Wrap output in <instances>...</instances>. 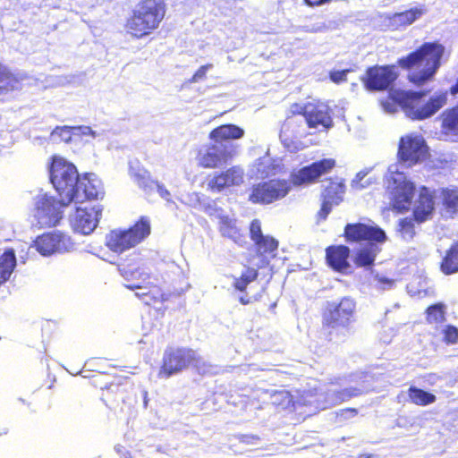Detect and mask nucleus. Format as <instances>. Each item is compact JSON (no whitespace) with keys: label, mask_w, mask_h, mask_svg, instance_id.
<instances>
[{"label":"nucleus","mask_w":458,"mask_h":458,"mask_svg":"<svg viewBox=\"0 0 458 458\" xmlns=\"http://www.w3.org/2000/svg\"><path fill=\"white\" fill-rule=\"evenodd\" d=\"M445 47L438 41L425 42L407 55L400 57L396 64L372 65L366 69L360 81L371 92H382L393 87L399 77L396 67L409 72L407 79L420 87L433 80L441 66Z\"/></svg>","instance_id":"1"},{"label":"nucleus","mask_w":458,"mask_h":458,"mask_svg":"<svg viewBox=\"0 0 458 458\" xmlns=\"http://www.w3.org/2000/svg\"><path fill=\"white\" fill-rule=\"evenodd\" d=\"M50 181L58 192L60 200L46 194L37 198L35 209L38 222L46 227L55 226L63 217L62 208L67 206L80 175L76 166L64 157L53 156L50 165Z\"/></svg>","instance_id":"2"},{"label":"nucleus","mask_w":458,"mask_h":458,"mask_svg":"<svg viewBox=\"0 0 458 458\" xmlns=\"http://www.w3.org/2000/svg\"><path fill=\"white\" fill-rule=\"evenodd\" d=\"M166 13V0H139L124 21V30L134 39L147 38L159 30Z\"/></svg>","instance_id":"3"},{"label":"nucleus","mask_w":458,"mask_h":458,"mask_svg":"<svg viewBox=\"0 0 458 458\" xmlns=\"http://www.w3.org/2000/svg\"><path fill=\"white\" fill-rule=\"evenodd\" d=\"M344 237L347 242H367L358 249L354 254L353 262L358 267H371L375 264L377 254L381 251L379 243L386 241L383 229L377 225L363 223L347 224L344 229Z\"/></svg>","instance_id":"4"},{"label":"nucleus","mask_w":458,"mask_h":458,"mask_svg":"<svg viewBox=\"0 0 458 458\" xmlns=\"http://www.w3.org/2000/svg\"><path fill=\"white\" fill-rule=\"evenodd\" d=\"M428 91L396 89L389 94L391 100L398 105L405 115L412 121H423L437 114L447 103V91H439L427 101Z\"/></svg>","instance_id":"5"},{"label":"nucleus","mask_w":458,"mask_h":458,"mask_svg":"<svg viewBox=\"0 0 458 458\" xmlns=\"http://www.w3.org/2000/svg\"><path fill=\"white\" fill-rule=\"evenodd\" d=\"M356 310L351 297H343L337 304H329L322 314V327L328 336H345Z\"/></svg>","instance_id":"6"},{"label":"nucleus","mask_w":458,"mask_h":458,"mask_svg":"<svg viewBox=\"0 0 458 458\" xmlns=\"http://www.w3.org/2000/svg\"><path fill=\"white\" fill-rule=\"evenodd\" d=\"M296 115H302L309 128L329 129L333 126L330 108L325 103L319 101L307 102L303 105L294 103L290 107V114L284 122L282 131H288L295 123Z\"/></svg>","instance_id":"7"},{"label":"nucleus","mask_w":458,"mask_h":458,"mask_svg":"<svg viewBox=\"0 0 458 458\" xmlns=\"http://www.w3.org/2000/svg\"><path fill=\"white\" fill-rule=\"evenodd\" d=\"M200 358L196 351L190 347L168 346L164 351L158 369L160 378H169L192 366H197Z\"/></svg>","instance_id":"8"},{"label":"nucleus","mask_w":458,"mask_h":458,"mask_svg":"<svg viewBox=\"0 0 458 458\" xmlns=\"http://www.w3.org/2000/svg\"><path fill=\"white\" fill-rule=\"evenodd\" d=\"M126 287L130 290H137L135 295L141 302L153 308L157 316H163L166 306L165 305L170 300L171 293L165 290L160 280L149 274H147L139 284H129Z\"/></svg>","instance_id":"9"},{"label":"nucleus","mask_w":458,"mask_h":458,"mask_svg":"<svg viewBox=\"0 0 458 458\" xmlns=\"http://www.w3.org/2000/svg\"><path fill=\"white\" fill-rule=\"evenodd\" d=\"M103 375L94 376L92 384L102 390L101 399L110 408L116 407L120 403L132 405L136 403L134 384L128 377L116 376L114 381L102 386L99 379Z\"/></svg>","instance_id":"10"},{"label":"nucleus","mask_w":458,"mask_h":458,"mask_svg":"<svg viewBox=\"0 0 458 458\" xmlns=\"http://www.w3.org/2000/svg\"><path fill=\"white\" fill-rule=\"evenodd\" d=\"M149 233V221L140 217L126 230H112L106 237V246L113 252L122 253L141 242Z\"/></svg>","instance_id":"11"},{"label":"nucleus","mask_w":458,"mask_h":458,"mask_svg":"<svg viewBox=\"0 0 458 458\" xmlns=\"http://www.w3.org/2000/svg\"><path fill=\"white\" fill-rule=\"evenodd\" d=\"M290 182L284 179H270L254 184L249 195L253 204L267 205L284 198L290 191Z\"/></svg>","instance_id":"12"},{"label":"nucleus","mask_w":458,"mask_h":458,"mask_svg":"<svg viewBox=\"0 0 458 458\" xmlns=\"http://www.w3.org/2000/svg\"><path fill=\"white\" fill-rule=\"evenodd\" d=\"M428 155V148L422 136L411 133L400 138L397 150L399 162L412 166L424 161Z\"/></svg>","instance_id":"13"},{"label":"nucleus","mask_w":458,"mask_h":458,"mask_svg":"<svg viewBox=\"0 0 458 458\" xmlns=\"http://www.w3.org/2000/svg\"><path fill=\"white\" fill-rule=\"evenodd\" d=\"M104 190L101 182L91 174H84L80 176L78 182L69 195L67 206L72 203H84L88 200H98L104 197Z\"/></svg>","instance_id":"14"},{"label":"nucleus","mask_w":458,"mask_h":458,"mask_svg":"<svg viewBox=\"0 0 458 458\" xmlns=\"http://www.w3.org/2000/svg\"><path fill=\"white\" fill-rule=\"evenodd\" d=\"M336 165L334 158H323L313 162L312 164L303 166L297 172L292 173L290 175V182L294 186L310 184L318 181V179L328 174Z\"/></svg>","instance_id":"15"},{"label":"nucleus","mask_w":458,"mask_h":458,"mask_svg":"<svg viewBox=\"0 0 458 458\" xmlns=\"http://www.w3.org/2000/svg\"><path fill=\"white\" fill-rule=\"evenodd\" d=\"M36 250L43 256L64 253L73 248L71 238L61 232L43 233L34 241Z\"/></svg>","instance_id":"16"},{"label":"nucleus","mask_w":458,"mask_h":458,"mask_svg":"<svg viewBox=\"0 0 458 458\" xmlns=\"http://www.w3.org/2000/svg\"><path fill=\"white\" fill-rule=\"evenodd\" d=\"M103 208L99 204H87L75 209L72 219V226L74 231L82 234H89L97 227L101 217Z\"/></svg>","instance_id":"17"},{"label":"nucleus","mask_w":458,"mask_h":458,"mask_svg":"<svg viewBox=\"0 0 458 458\" xmlns=\"http://www.w3.org/2000/svg\"><path fill=\"white\" fill-rule=\"evenodd\" d=\"M235 154L232 144H225L222 148L209 145L204 152L197 156L198 165L205 169H216L225 165Z\"/></svg>","instance_id":"18"},{"label":"nucleus","mask_w":458,"mask_h":458,"mask_svg":"<svg viewBox=\"0 0 458 458\" xmlns=\"http://www.w3.org/2000/svg\"><path fill=\"white\" fill-rule=\"evenodd\" d=\"M308 395V392L301 390H295L294 394L285 389L275 390L270 394L271 404L279 411L293 412L298 408L310 404Z\"/></svg>","instance_id":"19"},{"label":"nucleus","mask_w":458,"mask_h":458,"mask_svg":"<svg viewBox=\"0 0 458 458\" xmlns=\"http://www.w3.org/2000/svg\"><path fill=\"white\" fill-rule=\"evenodd\" d=\"M435 211V196L427 186H420L412 210V216L418 224L432 218Z\"/></svg>","instance_id":"20"},{"label":"nucleus","mask_w":458,"mask_h":458,"mask_svg":"<svg viewBox=\"0 0 458 458\" xmlns=\"http://www.w3.org/2000/svg\"><path fill=\"white\" fill-rule=\"evenodd\" d=\"M415 190V184L412 182L403 180L399 182L392 191V208L398 213L409 211L414 198Z\"/></svg>","instance_id":"21"},{"label":"nucleus","mask_w":458,"mask_h":458,"mask_svg":"<svg viewBox=\"0 0 458 458\" xmlns=\"http://www.w3.org/2000/svg\"><path fill=\"white\" fill-rule=\"evenodd\" d=\"M326 263L332 270L344 274L350 268L351 250L346 245H330L325 250Z\"/></svg>","instance_id":"22"},{"label":"nucleus","mask_w":458,"mask_h":458,"mask_svg":"<svg viewBox=\"0 0 458 458\" xmlns=\"http://www.w3.org/2000/svg\"><path fill=\"white\" fill-rule=\"evenodd\" d=\"M242 182V172L237 166H232L226 170L214 174L208 181V188L213 192H220L226 188L238 185Z\"/></svg>","instance_id":"23"},{"label":"nucleus","mask_w":458,"mask_h":458,"mask_svg":"<svg viewBox=\"0 0 458 458\" xmlns=\"http://www.w3.org/2000/svg\"><path fill=\"white\" fill-rule=\"evenodd\" d=\"M121 276L127 281L143 278L147 274L141 271V259L136 253H131L117 262Z\"/></svg>","instance_id":"24"},{"label":"nucleus","mask_w":458,"mask_h":458,"mask_svg":"<svg viewBox=\"0 0 458 458\" xmlns=\"http://www.w3.org/2000/svg\"><path fill=\"white\" fill-rule=\"evenodd\" d=\"M243 135V129L233 123H226L214 128L208 138L216 144H222L231 140L241 139Z\"/></svg>","instance_id":"25"},{"label":"nucleus","mask_w":458,"mask_h":458,"mask_svg":"<svg viewBox=\"0 0 458 458\" xmlns=\"http://www.w3.org/2000/svg\"><path fill=\"white\" fill-rule=\"evenodd\" d=\"M345 189L344 181L337 178H328L327 185L321 192V199L338 205L344 199Z\"/></svg>","instance_id":"26"},{"label":"nucleus","mask_w":458,"mask_h":458,"mask_svg":"<svg viewBox=\"0 0 458 458\" xmlns=\"http://www.w3.org/2000/svg\"><path fill=\"white\" fill-rule=\"evenodd\" d=\"M439 270L445 276L458 273V241L454 242L441 256Z\"/></svg>","instance_id":"27"},{"label":"nucleus","mask_w":458,"mask_h":458,"mask_svg":"<svg viewBox=\"0 0 458 458\" xmlns=\"http://www.w3.org/2000/svg\"><path fill=\"white\" fill-rule=\"evenodd\" d=\"M219 232L224 237L233 240L239 245L245 243L244 233L237 227L234 220L227 216L221 217L219 222Z\"/></svg>","instance_id":"28"},{"label":"nucleus","mask_w":458,"mask_h":458,"mask_svg":"<svg viewBox=\"0 0 458 458\" xmlns=\"http://www.w3.org/2000/svg\"><path fill=\"white\" fill-rule=\"evenodd\" d=\"M441 130L446 135L458 134V103L446 108L440 115Z\"/></svg>","instance_id":"29"},{"label":"nucleus","mask_w":458,"mask_h":458,"mask_svg":"<svg viewBox=\"0 0 458 458\" xmlns=\"http://www.w3.org/2000/svg\"><path fill=\"white\" fill-rule=\"evenodd\" d=\"M16 267V256L13 249L0 251V286L7 282Z\"/></svg>","instance_id":"30"},{"label":"nucleus","mask_w":458,"mask_h":458,"mask_svg":"<svg viewBox=\"0 0 458 458\" xmlns=\"http://www.w3.org/2000/svg\"><path fill=\"white\" fill-rule=\"evenodd\" d=\"M407 394L410 402L417 406H427L437 400L434 394L413 386L408 388Z\"/></svg>","instance_id":"31"},{"label":"nucleus","mask_w":458,"mask_h":458,"mask_svg":"<svg viewBox=\"0 0 458 458\" xmlns=\"http://www.w3.org/2000/svg\"><path fill=\"white\" fill-rule=\"evenodd\" d=\"M258 268L246 267L238 277H234L233 287L235 291L243 293L250 284L258 279Z\"/></svg>","instance_id":"32"},{"label":"nucleus","mask_w":458,"mask_h":458,"mask_svg":"<svg viewBox=\"0 0 458 458\" xmlns=\"http://www.w3.org/2000/svg\"><path fill=\"white\" fill-rule=\"evenodd\" d=\"M424 10L420 7H413L408 10L395 13L392 20L400 26H408L417 21L423 13Z\"/></svg>","instance_id":"33"},{"label":"nucleus","mask_w":458,"mask_h":458,"mask_svg":"<svg viewBox=\"0 0 458 458\" xmlns=\"http://www.w3.org/2000/svg\"><path fill=\"white\" fill-rule=\"evenodd\" d=\"M442 205L445 210L450 214L458 212V189L443 188L440 191Z\"/></svg>","instance_id":"34"},{"label":"nucleus","mask_w":458,"mask_h":458,"mask_svg":"<svg viewBox=\"0 0 458 458\" xmlns=\"http://www.w3.org/2000/svg\"><path fill=\"white\" fill-rule=\"evenodd\" d=\"M446 306L443 302L429 305L425 310L426 321L428 324H442L445 321Z\"/></svg>","instance_id":"35"},{"label":"nucleus","mask_w":458,"mask_h":458,"mask_svg":"<svg viewBox=\"0 0 458 458\" xmlns=\"http://www.w3.org/2000/svg\"><path fill=\"white\" fill-rule=\"evenodd\" d=\"M257 253L259 255L271 254L278 248V242L270 235H265L253 242Z\"/></svg>","instance_id":"36"},{"label":"nucleus","mask_w":458,"mask_h":458,"mask_svg":"<svg viewBox=\"0 0 458 458\" xmlns=\"http://www.w3.org/2000/svg\"><path fill=\"white\" fill-rule=\"evenodd\" d=\"M413 217H403L398 221L397 233L405 241H411L416 234Z\"/></svg>","instance_id":"37"},{"label":"nucleus","mask_w":458,"mask_h":458,"mask_svg":"<svg viewBox=\"0 0 458 458\" xmlns=\"http://www.w3.org/2000/svg\"><path fill=\"white\" fill-rule=\"evenodd\" d=\"M443 341L447 344L458 343V328L453 325H447L443 329Z\"/></svg>","instance_id":"38"},{"label":"nucleus","mask_w":458,"mask_h":458,"mask_svg":"<svg viewBox=\"0 0 458 458\" xmlns=\"http://www.w3.org/2000/svg\"><path fill=\"white\" fill-rule=\"evenodd\" d=\"M2 82H5L13 89V84L18 82V79L6 66L0 64V83Z\"/></svg>","instance_id":"39"},{"label":"nucleus","mask_w":458,"mask_h":458,"mask_svg":"<svg viewBox=\"0 0 458 458\" xmlns=\"http://www.w3.org/2000/svg\"><path fill=\"white\" fill-rule=\"evenodd\" d=\"M361 394V390L357 387H348L335 392V397L344 402Z\"/></svg>","instance_id":"40"},{"label":"nucleus","mask_w":458,"mask_h":458,"mask_svg":"<svg viewBox=\"0 0 458 458\" xmlns=\"http://www.w3.org/2000/svg\"><path fill=\"white\" fill-rule=\"evenodd\" d=\"M250 238L254 242L265 236L261 230V222L259 219H253L250 224Z\"/></svg>","instance_id":"41"},{"label":"nucleus","mask_w":458,"mask_h":458,"mask_svg":"<svg viewBox=\"0 0 458 458\" xmlns=\"http://www.w3.org/2000/svg\"><path fill=\"white\" fill-rule=\"evenodd\" d=\"M74 129L75 127L57 126L53 131V135H57L61 138L62 140L69 142L72 140V131Z\"/></svg>","instance_id":"42"},{"label":"nucleus","mask_w":458,"mask_h":458,"mask_svg":"<svg viewBox=\"0 0 458 458\" xmlns=\"http://www.w3.org/2000/svg\"><path fill=\"white\" fill-rule=\"evenodd\" d=\"M351 72V69L334 70L329 72L328 76L333 82L340 84L347 81V74Z\"/></svg>","instance_id":"43"},{"label":"nucleus","mask_w":458,"mask_h":458,"mask_svg":"<svg viewBox=\"0 0 458 458\" xmlns=\"http://www.w3.org/2000/svg\"><path fill=\"white\" fill-rule=\"evenodd\" d=\"M213 67L212 64H207L204 65H201L191 76V78L189 80L190 82L195 83L201 81L206 79L207 77V72Z\"/></svg>","instance_id":"44"},{"label":"nucleus","mask_w":458,"mask_h":458,"mask_svg":"<svg viewBox=\"0 0 458 458\" xmlns=\"http://www.w3.org/2000/svg\"><path fill=\"white\" fill-rule=\"evenodd\" d=\"M321 200H322V202H321L320 208L318 212V216L319 219L325 220L327 217V216L330 214V212L332 211L333 206H335V205L331 202L326 201L324 199H321Z\"/></svg>","instance_id":"45"},{"label":"nucleus","mask_w":458,"mask_h":458,"mask_svg":"<svg viewBox=\"0 0 458 458\" xmlns=\"http://www.w3.org/2000/svg\"><path fill=\"white\" fill-rule=\"evenodd\" d=\"M134 179H135L137 184L140 188H143V189H146V188L149 187L150 183L152 182L148 174L147 175L136 174L134 175Z\"/></svg>","instance_id":"46"},{"label":"nucleus","mask_w":458,"mask_h":458,"mask_svg":"<svg viewBox=\"0 0 458 458\" xmlns=\"http://www.w3.org/2000/svg\"><path fill=\"white\" fill-rule=\"evenodd\" d=\"M332 0H303L305 4L310 7L320 6L326 4H329Z\"/></svg>","instance_id":"47"},{"label":"nucleus","mask_w":458,"mask_h":458,"mask_svg":"<svg viewBox=\"0 0 458 458\" xmlns=\"http://www.w3.org/2000/svg\"><path fill=\"white\" fill-rule=\"evenodd\" d=\"M157 191L160 194V196L164 199H169L170 197V192L167 189H165V186L163 185H157Z\"/></svg>","instance_id":"48"},{"label":"nucleus","mask_w":458,"mask_h":458,"mask_svg":"<svg viewBox=\"0 0 458 458\" xmlns=\"http://www.w3.org/2000/svg\"><path fill=\"white\" fill-rule=\"evenodd\" d=\"M449 91L452 95H456L458 93V78L456 82L450 88Z\"/></svg>","instance_id":"49"},{"label":"nucleus","mask_w":458,"mask_h":458,"mask_svg":"<svg viewBox=\"0 0 458 458\" xmlns=\"http://www.w3.org/2000/svg\"><path fill=\"white\" fill-rule=\"evenodd\" d=\"M239 301L242 304H243V305H247V304L250 303V298L240 297Z\"/></svg>","instance_id":"50"},{"label":"nucleus","mask_w":458,"mask_h":458,"mask_svg":"<svg viewBox=\"0 0 458 458\" xmlns=\"http://www.w3.org/2000/svg\"><path fill=\"white\" fill-rule=\"evenodd\" d=\"M357 458H371V454H360Z\"/></svg>","instance_id":"51"},{"label":"nucleus","mask_w":458,"mask_h":458,"mask_svg":"<svg viewBox=\"0 0 458 458\" xmlns=\"http://www.w3.org/2000/svg\"><path fill=\"white\" fill-rule=\"evenodd\" d=\"M380 282L388 283L390 284H393L394 281L389 279H380Z\"/></svg>","instance_id":"52"},{"label":"nucleus","mask_w":458,"mask_h":458,"mask_svg":"<svg viewBox=\"0 0 458 458\" xmlns=\"http://www.w3.org/2000/svg\"><path fill=\"white\" fill-rule=\"evenodd\" d=\"M123 458H133L130 453H126L123 455Z\"/></svg>","instance_id":"53"}]
</instances>
